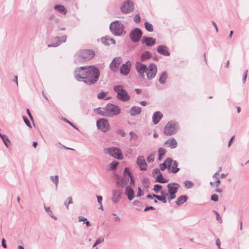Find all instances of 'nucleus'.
Listing matches in <instances>:
<instances>
[{
    "instance_id": "nucleus-1",
    "label": "nucleus",
    "mask_w": 249,
    "mask_h": 249,
    "mask_svg": "<svg viewBox=\"0 0 249 249\" xmlns=\"http://www.w3.org/2000/svg\"><path fill=\"white\" fill-rule=\"evenodd\" d=\"M87 71L86 80H84V83L89 85L95 84L98 80L100 76L99 70L95 66H88Z\"/></svg>"
},
{
    "instance_id": "nucleus-2",
    "label": "nucleus",
    "mask_w": 249,
    "mask_h": 249,
    "mask_svg": "<svg viewBox=\"0 0 249 249\" xmlns=\"http://www.w3.org/2000/svg\"><path fill=\"white\" fill-rule=\"evenodd\" d=\"M98 109L100 111L99 113L107 117H112L117 115L121 112L120 107L111 104H108L105 107L98 108Z\"/></svg>"
},
{
    "instance_id": "nucleus-3",
    "label": "nucleus",
    "mask_w": 249,
    "mask_h": 249,
    "mask_svg": "<svg viewBox=\"0 0 249 249\" xmlns=\"http://www.w3.org/2000/svg\"><path fill=\"white\" fill-rule=\"evenodd\" d=\"M94 55V52L92 50H81L74 55V61L77 63L81 61L89 60L92 58Z\"/></svg>"
},
{
    "instance_id": "nucleus-4",
    "label": "nucleus",
    "mask_w": 249,
    "mask_h": 249,
    "mask_svg": "<svg viewBox=\"0 0 249 249\" xmlns=\"http://www.w3.org/2000/svg\"><path fill=\"white\" fill-rule=\"evenodd\" d=\"M113 89L117 93V98L123 102H126L130 100V97L127 91L124 89L122 85H116L114 86Z\"/></svg>"
},
{
    "instance_id": "nucleus-5",
    "label": "nucleus",
    "mask_w": 249,
    "mask_h": 249,
    "mask_svg": "<svg viewBox=\"0 0 249 249\" xmlns=\"http://www.w3.org/2000/svg\"><path fill=\"white\" fill-rule=\"evenodd\" d=\"M109 28L112 34L116 36H120L124 32V25L118 20L112 22Z\"/></svg>"
},
{
    "instance_id": "nucleus-6",
    "label": "nucleus",
    "mask_w": 249,
    "mask_h": 249,
    "mask_svg": "<svg viewBox=\"0 0 249 249\" xmlns=\"http://www.w3.org/2000/svg\"><path fill=\"white\" fill-rule=\"evenodd\" d=\"M178 129L179 126L178 123L174 121H171L165 125L163 132L165 135L170 136L176 133Z\"/></svg>"
},
{
    "instance_id": "nucleus-7",
    "label": "nucleus",
    "mask_w": 249,
    "mask_h": 249,
    "mask_svg": "<svg viewBox=\"0 0 249 249\" xmlns=\"http://www.w3.org/2000/svg\"><path fill=\"white\" fill-rule=\"evenodd\" d=\"M104 152L105 153L115 159L118 160H122L123 159L122 152L118 147H112L107 148L104 149Z\"/></svg>"
},
{
    "instance_id": "nucleus-8",
    "label": "nucleus",
    "mask_w": 249,
    "mask_h": 249,
    "mask_svg": "<svg viewBox=\"0 0 249 249\" xmlns=\"http://www.w3.org/2000/svg\"><path fill=\"white\" fill-rule=\"evenodd\" d=\"M88 66L80 67L75 69L74 77L78 81H83L86 80V73Z\"/></svg>"
},
{
    "instance_id": "nucleus-9",
    "label": "nucleus",
    "mask_w": 249,
    "mask_h": 249,
    "mask_svg": "<svg viewBox=\"0 0 249 249\" xmlns=\"http://www.w3.org/2000/svg\"><path fill=\"white\" fill-rule=\"evenodd\" d=\"M142 36V32L141 29L138 28H135L131 30L129 34L130 39L135 43L138 42L140 40Z\"/></svg>"
},
{
    "instance_id": "nucleus-10",
    "label": "nucleus",
    "mask_w": 249,
    "mask_h": 249,
    "mask_svg": "<svg viewBox=\"0 0 249 249\" xmlns=\"http://www.w3.org/2000/svg\"><path fill=\"white\" fill-rule=\"evenodd\" d=\"M134 10L133 3L131 0H126L124 1L121 7V10L124 14H127L132 12Z\"/></svg>"
},
{
    "instance_id": "nucleus-11",
    "label": "nucleus",
    "mask_w": 249,
    "mask_h": 249,
    "mask_svg": "<svg viewBox=\"0 0 249 249\" xmlns=\"http://www.w3.org/2000/svg\"><path fill=\"white\" fill-rule=\"evenodd\" d=\"M96 125L97 128L103 132H106L109 130V124L106 119L102 118L98 120Z\"/></svg>"
},
{
    "instance_id": "nucleus-12",
    "label": "nucleus",
    "mask_w": 249,
    "mask_h": 249,
    "mask_svg": "<svg viewBox=\"0 0 249 249\" xmlns=\"http://www.w3.org/2000/svg\"><path fill=\"white\" fill-rule=\"evenodd\" d=\"M157 72V66L153 63L150 64L146 71V74L148 79H152L154 78Z\"/></svg>"
},
{
    "instance_id": "nucleus-13",
    "label": "nucleus",
    "mask_w": 249,
    "mask_h": 249,
    "mask_svg": "<svg viewBox=\"0 0 249 249\" xmlns=\"http://www.w3.org/2000/svg\"><path fill=\"white\" fill-rule=\"evenodd\" d=\"M123 191L119 189H113L111 192V200L114 203H117L122 199Z\"/></svg>"
},
{
    "instance_id": "nucleus-14",
    "label": "nucleus",
    "mask_w": 249,
    "mask_h": 249,
    "mask_svg": "<svg viewBox=\"0 0 249 249\" xmlns=\"http://www.w3.org/2000/svg\"><path fill=\"white\" fill-rule=\"evenodd\" d=\"M122 61L121 57H116L113 59L109 64V68L113 72H116L118 70L119 67Z\"/></svg>"
},
{
    "instance_id": "nucleus-15",
    "label": "nucleus",
    "mask_w": 249,
    "mask_h": 249,
    "mask_svg": "<svg viewBox=\"0 0 249 249\" xmlns=\"http://www.w3.org/2000/svg\"><path fill=\"white\" fill-rule=\"evenodd\" d=\"M136 69L140 76L142 78L144 77V73L147 70V66L140 62H137L135 64Z\"/></svg>"
},
{
    "instance_id": "nucleus-16",
    "label": "nucleus",
    "mask_w": 249,
    "mask_h": 249,
    "mask_svg": "<svg viewBox=\"0 0 249 249\" xmlns=\"http://www.w3.org/2000/svg\"><path fill=\"white\" fill-rule=\"evenodd\" d=\"M67 40V36L66 35L61 37L56 36L54 38L53 42L52 44L48 45V47H56L59 46L61 43H65Z\"/></svg>"
},
{
    "instance_id": "nucleus-17",
    "label": "nucleus",
    "mask_w": 249,
    "mask_h": 249,
    "mask_svg": "<svg viewBox=\"0 0 249 249\" xmlns=\"http://www.w3.org/2000/svg\"><path fill=\"white\" fill-rule=\"evenodd\" d=\"M131 65L130 62L128 60L123 64L120 67V73L124 75H127L130 71Z\"/></svg>"
},
{
    "instance_id": "nucleus-18",
    "label": "nucleus",
    "mask_w": 249,
    "mask_h": 249,
    "mask_svg": "<svg viewBox=\"0 0 249 249\" xmlns=\"http://www.w3.org/2000/svg\"><path fill=\"white\" fill-rule=\"evenodd\" d=\"M137 164L141 170H146L147 169V163L144 158L142 156H139L137 159Z\"/></svg>"
},
{
    "instance_id": "nucleus-19",
    "label": "nucleus",
    "mask_w": 249,
    "mask_h": 249,
    "mask_svg": "<svg viewBox=\"0 0 249 249\" xmlns=\"http://www.w3.org/2000/svg\"><path fill=\"white\" fill-rule=\"evenodd\" d=\"M116 184L118 187L123 188L127 184V181H128V179H126L124 178H122L121 176L118 175L116 176Z\"/></svg>"
},
{
    "instance_id": "nucleus-20",
    "label": "nucleus",
    "mask_w": 249,
    "mask_h": 249,
    "mask_svg": "<svg viewBox=\"0 0 249 249\" xmlns=\"http://www.w3.org/2000/svg\"><path fill=\"white\" fill-rule=\"evenodd\" d=\"M157 51L158 53L164 56H169L170 54L168 48L163 45H160Z\"/></svg>"
},
{
    "instance_id": "nucleus-21",
    "label": "nucleus",
    "mask_w": 249,
    "mask_h": 249,
    "mask_svg": "<svg viewBox=\"0 0 249 249\" xmlns=\"http://www.w3.org/2000/svg\"><path fill=\"white\" fill-rule=\"evenodd\" d=\"M142 43H144L147 46H153L156 43L155 39L151 37L143 36L142 39Z\"/></svg>"
},
{
    "instance_id": "nucleus-22",
    "label": "nucleus",
    "mask_w": 249,
    "mask_h": 249,
    "mask_svg": "<svg viewBox=\"0 0 249 249\" xmlns=\"http://www.w3.org/2000/svg\"><path fill=\"white\" fill-rule=\"evenodd\" d=\"M179 185L178 183H169L167 185L168 194H176Z\"/></svg>"
},
{
    "instance_id": "nucleus-23",
    "label": "nucleus",
    "mask_w": 249,
    "mask_h": 249,
    "mask_svg": "<svg viewBox=\"0 0 249 249\" xmlns=\"http://www.w3.org/2000/svg\"><path fill=\"white\" fill-rule=\"evenodd\" d=\"M124 178L126 179L130 178V185L134 184V180L133 179V176L132 175L129 169L127 167H125L124 172Z\"/></svg>"
},
{
    "instance_id": "nucleus-24",
    "label": "nucleus",
    "mask_w": 249,
    "mask_h": 249,
    "mask_svg": "<svg viewBox=\"0 0 249 249\" xmlns=\"http://www.w3.org/2000/svg\"><path fill=\"white\" fill-rule=\"evenodd\" d=\"M163 117V115L161 112L160 111L155 112L152 116V121L154 124H157L160 121L161 119Z\"/></svg>"
},
{
    "instance_id": "nucleus-25",
    "label": "nucleus",
    "mask_w": 249,
    "mask_h": 249,
    "mask_svg": "<svg viewBox=\"0 0 249 249\" xmlns=\"http://www.w3.org/2000/svg\"><path fill=\"white\" fill-rule=\"evenodd\" d=\"M168 147L173 149L177 146V142L174 138L168 139L164 143Z\"/></svg>"
},
{
    "instance_id": "nucleus-26",
    "label": "nucleus",
    "mask_w": 249,
    "mask_h": 249,
    "mask_svg": "<svg viewBox=\"0 0 249 249\" xmlns=\"http://www.w3.org/2000/svg\"><path fill=\"white\" fill-rule=\"evenodd\" d=\"M125 194L127 196L129 200H131L133 199L134 197V191L129 186L126 187Z\"/></svg>"
},
{
    "instance_id": "nucleus-27",
    "label": "nucleus",
    "mask_w": 249,
    "mask_h": 249,
    "mask_svg": "<svg viewBox=\"0 0 249 249\" xmlns=\"http://www.w3.org/2000/svg\"><path fill=\"white\" fill-rule=\"evenodd\" d=\"M101 41L103 44H104L106 45L114 44L115 43V41L114 39L109 38L107 36L102 37L101 38Z\"/></svg>"
},
{
    "instance_id": "nucleus-28",
    "label": "nucleus",
    "mask_w": 249,
    "mask_h": 249,
    "mask_svg": "<svg viewBox=\"0 0 249 249\" xmlns=\"http://www.w3.org/2000/svg\"><path fill=\"white\" fill-rule=\"evenodd\" d=\"M142 112L140 107L134 106L129 111V113L131 116H135L140 114Z\"/></svg>"
},
{
    "instance_id": "nucleus-29",
    "label": "nucleus",
    "mask_w": 249,
    "mask_h": 249,
    "mask_svg": "<svg viewBox=\"0 0 249 249\" xmlns=\"http://www.w3.org/2000/svg\"><path fill=\"white\" fill-rule=\"evenodd\" d=\"M166 196H168V193L164 194L163 195L161 196H158V195H155V194L153 195V197H154V198L157 199L159 201H162L163 203H166V202H167L166 199V197H165Z\"/></svg>"
},
{
    "instance_id": "nucleus-30",
    "label": "nucleus",
    "mask_w": 249,
    "mask_h": 249,
    "mask_svg": "<svg viewBox=\"0 0 249 249\" xmlns=\"http://www.w3.org/2000/svg\"><path fill=\"white\" fill-rule=\"evenodd\" d=\"M54 9L57 10L58 12L65 15L67 13V10L66 8L62 5H56L54 6Z\"/></svg>"
},
{
    "instance_id": "nucleus-31",
    "label": "nucleus",
    "mask_w": 249,
    "mask_h": 249,
    "mask_svg": "<svg viewBox=\"0 0 249 249\" xmlns=\"http://www.w3.org/2000/svg\"><path fill=\"white\" fill-rule=\"evenodd\" d=\"M187 200V197L185 195H183L177 198L176 203L178 205H180L185 202Z\"/></svg>"
},
{
    "instance_id": "nucleus-32",
    "label": "nucleus",
    "mask_w": 249,
    "mask_h": 249,
    "mask_svg": "<svg viewBox=\"0 0 249 249\" xmlns=\"http://www.w3.org/2000/svg\"><path fill=\"white\" fill-rule=\"evenodd\" d=\"M167 78V73L166 71H163L160 76L159 82L161 84L165 83Z\"/></svg>"
},
{
    "instance_id": "nucleus-33",
    "label": "nucleus",
    "mask_w": 249,
    "mask_h": 249,
    "mask_svg": "<svg viewBox=\"0 0 249 249\" xmlns=\"http://www.w3.org/2000/svg\"><path fill=\"white\" fill-rule=\"evenodd\" d=\"M152 56L151 53L149 51H145L144 52L141 57V60L142 61H143L148 58H150Z\"/></svg>"
},
{
    "instance_id": "nucleus-34",
    "label": "nucleus",
    "mask_w": 249,
    "mask_h": 249,
    "mask_svg": "<svg viewBox=\"0 0 249 249\" xmlns=\"http://www.w3.org/2000/svg\"><path fill=\"white\" fill-rule=\"evenodd\" d=\"M168 179L163 178L161 174H160L156 178L155 182L161 183H164L168 182Z\"/></svg>"
},
{
    "instance_id": "nucleus-35",
    "label": "nucleus",
    "mask_w": 249,
    "mask_h": 249,
    "mask_svg": "<svg viewBox=\"0 0 249 249\" xmlns=\"http://www.w3.org/2000/svg\"><path fill=\"white\" fill-rule=\"evenodd\" d=\"M44 209H45L46 212L48 213V214L51 217H52L54 220L57 219V217L53 214V212L51 210V208L50 207H46V206H44Z\"/></svg>"
},
{
    "instance_id": "nucleus-36",
    "label": "nucleus",
    "mask_w": 249,
    "mask_h": 249,
    "mask_svg": "<svg viewBox=\"0 0 249 249\" xmlns=\"http://www.w3.org/2000/svg\"><path fill=\"white\" fill-rule=\"evenodd\" d=\"M50 179L51 181L55 184V188L57 189L59 182L58 176L57 175L51 176L50 177Z\"/></svg>"
},
{
    "instance_id": "nucleus-37",
    "label": "nucleus",
    "mask_w": 249,
    "mask_h": 249,
    "mask_svg": "<svg viewBox=\"0 0 249 249\" xmlns=\"http://www.w3.org/2000/svg\"><path fill=\"white\" fill-rule=\"evenodd\" d=\"M162 186L159 184H155L154 186L153 190L156 193H158L160 192V193L162 195L164 194L163 192L161 191Z\"/></svg>"
},
{
    "instance_id": "nucleus-38",
    "label": "nucleus",
    "mask_w": 249,
    "mask_h": 249,
    "mask_svg": "<svg viewBox=\"0 0 249 249\" xmlns=\"http://www.w3.org/2000/svg\"><path fill=\"white\" fill-rule=\"evenodd\" d=\"M178 165L177 162L176 160H174L173 163L172 164L171 167L172 168V172L173 173H176L179 171V169L178 168Z\"/></svg>"
},
{
    "instance_id": "nucleus-39",
    "label": "nucleus",
    "mask_w": 249,
    "mask_h": 249,
    "mask_svg": "<svg viewBox=\"0 0 249 249\" xmlns=\"http://www.w3.org/2000/svg\"><path fill=\"white\" fill-rule=\"evenodd\" d=\"M107 94V92H103V91L97 94V97L99 99H105V100L109 99V97H108V98L106 97V95Z\"/></svg>"
},
{
    "instance_id": "nucleus-40",
    "label": "nucleus",
    "mask_w": 249,
    "mask_h": 249,
    "mask_svg": "<svg viewBox=\"0 0 249 249\" xmlns=\"http://www.w3.org/2000/svg\"><path fill=\"white\" fill-rule=\"evenodd\" d=\"M142 183L143 186L146 188H148L149 187L150 185V181L148 178H143L142 180Z\"/></svg>"
},
{
    "instance_id": "nucleus-41",
    "label": "nucleus",
    "mask_w": 249,
    "mask_h": 249,
    "mask_svg": "<svg viewBox=\"0 0 249 249\" xmlns=\"http://www.w3.org/2000/svg\"><path fill=\"white\" fill-rule=\"evenodd\" d=\"M73 203L71 196H69L64 202V205L67 209H69V205Z\"/></svg>"
},
{
    "instance_id": "nucleus-42",
    "label": "nucleus",
    "mask_w": 249,
    "mask_h": 249,
    "mask_svg": "<svg viewBox=\"0 0 249 249\" xmlns=\"http://www.w3.org/2000/svg\"><path fill=\"white\" fill-rule=\"evenodd\" d=\"M144 25L145 29L148 32H152L153 31V27L151 23L148 22H145L144 23Z\"/></svg>"
},
{
    "instance_id": "nucleus-43",
    "label": "nucleus",
    "mask_w": 249,
    "mask_h": 249,
    "mask_svg": "<svg viewBox=\"0 0 249 249\" xmlns=\"http://www.w3.org/2000/svg\"><path fill=\"white\" fill-rule=\"evenodd\" d=\"M165 153V149L162 148L160 147L158 150V153H159V160H161L162 156L164 155Z\"/></svg>"
},
{
    "instance_id": "nucleus-44",
    "label": "nucleus",
    "mask_w": 249,
    "mask_h": 249,
    "mask_svg": "<svg viewBox=\"0 0 249 249\" xmlns=\"http://www.w3.org/2000/svg\"><path fill=\"white\" fill-rule=\"evenodd\" d=\"M129 135L130 136V141H137L139 138L138 135L133 132H130Z\"/></svg>"
},
{
    "instance_id": "nucleus-45",
    "label": "nucleus",
    "mask_w": 249,
    "mask_h": 249,
    "mask_svg": "<svg viewBox=\"0 0 249 249\" xmlns=\"http://www.w3.org/2000/svg\"><path fill=\"white\" fill-rule=\"evenodd\" d=\"M184 186L187 189H190L194 186V183L190 180H186L184 182Z\"/></svg>"
},
{
    "instance_id": "nucleus-46",
    "label": "nucleus",
    "mask_w": 249,
    "mask_h": 249,
    "mask_svg": "<svg viewBox=\"0 0 249 249\" xmlns=\"http://www.w3.org/2000/svg\"><path fill=\"white\" fill-rule=\"evenodd\" d=\"M118 164V162L117 161H113L109 164V168L110 170H114L116 169V166Z\"/></svg>"
},
{
    "instance_id": "nucleus-47",
    "label": "nucleus",
    "mask_w": 249,
    "mask_h": 249,
    "mask_svg": "<svg viewBox=\"0 0 249 249\" xmlns=\"http://www.w3.org/2000/svg\"><path fill=\"white\" fill-rule=\"evenodd\" d=\"M174 161V160L170 158H168L164 161V162H166V165L168 167V168H169L171 167Z\"/></svg>"
},
{
    "instance_id": "nucleus-48",
    "label": "nucleus",
    "mask_w": 249,
    "mask_h": 249,
    "mask_svg": "<svg viewBox=\"0 0 249 249\" xmlns=\"http://www.w3.org/2000/svg\"><path fill=\"white\" fill-rule=\"evenodd\" d=\"M154 157L155 154L152 153L147 158V161L148 162H153L154 160Z\"/></svg>"
},
{
    "instance_id": "nucleus-49",
    "label": "nucleus",
    "mask_w": 249,
    "mask_h": 249,
    "mask_svg": "<svg viewBox=\"0 0 249 249\" xmlns=\"http://www.w3.org/2000/svg\"><path fill=\"white\" fill-rule=\"evenodd\" d=\"M62 120L63 121H64L65 122L69 124H70L71 126H72L74 128H75V129L77 130H79V129L78 128V127L77 126H76L74 124H73L70 121H69L68 119H67L66 118H62Z\"/></svg>"
},
{
    "instance_id": "nucleus-50",
    "label": "nucleus",
    "mask_w": 249,
    "mask_h": 249,
    "mask_svg": "<svg viewBox=\"0 0 249 249\" xmlns=\"http://www.w3.org/2000/svg\"><path fill=\"white\" fill-rule=\"evenodd\" d=\"M3 143H4L5 145L8 147L9 146V145H8V142H9V140L8 139V138L6 136H4L3 137H2L1 138Z\"/></svg>"
},
{
    "instance_id": "nucleus-51",
    "label": "nucleus",
    "mask_w": 249,
    "mask_h": 249,
    "mask_svg": "<svg viewBox=\"0 0 249 249\" xmlns=\"http://www.w3.org/2000/svg\"><path fill=\"white\" fill-rule=\"evenodd\" d=\"M213 212L216 215V220L217 221H218L220 223H222V219L221 216H220L219 214L216 211H214V210L213 211Z\"/></svg>"
},
{
    "instance_id": "nucleus-52",
    "label": "nucleus",
    "mask_w": 249,
    "mask_h": 249,
    "mask_svg": "<svg viewBox=\"0 0 249 249\" xmlns=\"http://www.w3.org/2000/svg\"><path fill=\"white\" fill-rule=\"evenodd\" d=\"M23 120H24V123H25V124L28 126L30 128H31L32 127V126H31V124L30 123V121H29V120L26 118L25 117L23 116Z\"/></svg>"
},
{
    "instance_id": "nucleus-53",
    "label": "nucleus",
    "mask_w": 249,
    "mask_h": 249,
    "mask_svg": "<svg viewBox=\"0 0 249 249\" xmlns=\"http://www.w3.org/2000/svg\"><path fill=\"white\" fill-rule=\"evenodd\" d=\"M211 199L213 201H217L218 200V196L216 194H213L211 196Z\"/></svg>"
},
{
    "instance_id": "nucleus-54",
    "label": "nucleus",
    "mask_w": 249,
    "mask_h": 249,
    "mask_svg": "<svg viewBox=\"0 0 249 249\" xmlns=\"http://www.w3.org/2000/svg\"><path fill=\"white\" fill-rule=\"evenodd\" d=\"M168 168V167L166 165V162H164L160 165V169L162 171H163L165 169Z\"/></svg>"
},
{
    "instance_id": "nucleus-55",
    "label": "nucleus",
    "mask_w": 249,
    "mask_h": 249,
    "mask_svg": "<svg viewBox=\"0 0 249 249\" xmlns=\"http://www.w3.org/2000/svg\"><path fill=\"white\" fill-rule=\"evenodd\" d=\"M134 20L136 22V23H139L140 22V20H141V17L139 15L137 14L136 15H135V16L134 17Z\"/></svg>"
},
{
    "instance_id": "nucleus-56",
    "label": "nucleus",
    "mask_w": 249,
    "mask_h": 249,
    "mask_svg": "<svg viewBox=\"0 0 249 249\" xmlns=\"http://www.w3.org/2000/svg\"><path fill=\"white\" fill-rule=\"evenodd\" d=\"M169 196L168 197V199L169 201H170L171 200L174 199L176 198L175 194H169Z\"/></svg>"
},
{
    "instance_id": "nucleus-57",
    "label": "nucleus",
    "mask_w": 249,
    "mask_h": 249,
    "mask_svg": "<svg viewBox=\"0 0 249 249\" xmlns=\"http://www.w3.org/2000/svg\"><path fill=\"white\" fill-rule=\"evenodd\" d=\"M247 74H248V70H246L244 71V74H243V82L244 83H245L246 81V79L247 77Z\"/></svg>"
},
{
    "instance_id": "nucleus-58",
    "label": "nucleus",
    "mask_w": 249,
    "mask_h": 249,
    "mask_svg": "<svg viewBox=\"0 0 249 249\" xmlns=\"http://www.w3.org/2000/svg\"><path fill=\"white\" fill-rule=\"evenodd\" d=\"M97 198V201L99 203V205H101L102 203V200L103 199V197L101 196H96Z\"/></svg>"
},
{
    "instance_id": "nucleus-59",
    "label": "nucleus",
    "mask_w": 249,
    "mask_h": 249,
    "mask_svg": "<svg viewBox=\"0 0 249 249\" xmlns=\"http://www.w3.org/2000/svg\"><path fill=\"white\" fill-rule=\"evenodd\" d=\"M113 221L115 222H120L121 221V218L119 216H116L113 218Z\"/></svg>"
},
{
    "instance_id": "nucleus-60",
    "label": "nucleus",
    "mask_w": 249,
    "mask_h": 249,
    "mask_svg": "<svg viewBox=\"0 0 249 249\" xmlns=\"http://www.w3.org/2000/svg\"><path fill=\"white\" fill-rule=\"evenodd\" d=\"M78 220L79 222L87 221V219L82 216H78Z\"/></svg>"
},
{
    "instance_id": "nucleus-61",
    "label": "nucleus",
    "mask_w": 249,
    "mask_h": 249,
    "mask_svg": "<svg viewBox=\"0 0 249 249\" xmlns=\"http://www.w3.org/2000/svg\"><path fill=\"white\" fill-rule=\"evenodd\" d=\"M161 174L160 173V170L158 168H156V169H154L153 171V175H155V174Z\"/></svg>"
},
{
    "instance_id": "nucleus-62",
    "label": "nucleus",
    "mask_w": 249,
    "mask_h": 249,
    "mask_svg": "<svg viewBox=\"0 0 249 249\" xmlns=\"http://www.w3.org/2000/svg\"><path fill=\"white\" fill-rule=\"evenodd\" d=\"M104 241V238H99L98 239H97L96 240V242L97 244H99L102 242H103Z\"/></svg>"
},
{
    "instance_id": "nucleus-63",
    "label": "nucleus",
    "mask_w": 249,
    "mask_h": 249,
    "mask_svg": "<svg viewBox=\"0 0 249 249\" xmlns=\"http://www.w3.org/2000/svg\"><path fill=\"white\" fill-rule=\"evenodd\" d=\"M155 209V208L152 206H147V207H145V208L144 210V211L145 212V211H147L150 210H154Z\"/></svg>"
},
{
    "instance_id": "nucleus-64",
    "label": "nucleus",
    "mask_w": 249,
    "mask_h": 249,
    "mask_svg": "<svg viewBox=\"0 0 249 249\" xmlns=\"http://www.w3.org/2000/svg\"><path fill=\"white\" fill-rule=\"evenodd\" d=\"M142 190L140 188H138V193H137V197H140L142 196Z\"/></svg>"
}]
</instances>
